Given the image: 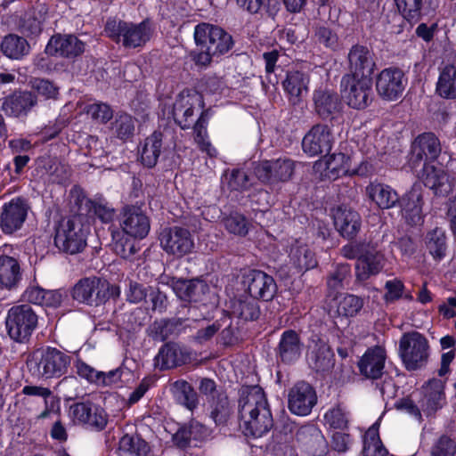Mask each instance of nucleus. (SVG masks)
<instances>
[{"mask_svg": "<svg viewBox=\"0 0 456 456\" xmlns=\"http://www.w3.org/2000/svg\"><path fill=\"white\" fill-rule=\"evenodd\" d=\"M120 449L135 456H147L149 444L139 436L125 435L119 442Z\"/></svg>", "mask_w": 456, "mask_h": 456, "instance_id": "nucleus-49", "label": "nucleus"}, {"mask_svg": "<svg viewBox=\"0 0 456 456\" xmlns=\"http://www.w3.org/2000/svg\"><path fill=\"white\" fill-rule=\"evenodd\" d=\"M335 141L331 127L326 124H316L305 134L302 149L310 157L329 153Z\"/></svg>", "mask_w": 456, "mask_h": 456, "instance_id": "nucleus-14", "label": "nucleus"}, {"mask_svg": "<svg viewBox=\"0 0 456 456\" xmlns=\"http://www.w3.org/2000/svg\"><path fill=\"white\" fill-rule=\"evenodd\" d=\"M114 134L121 140L131 137L134 131V120L128 114H120L112 124Z\"/></svg>", "mask_w": 456, "mask_h": 456, "instance_id": "nucleus-52", "label": "nucleus"}, {"mask_svg": "<svg viewBox=\"0 0 456 456\" xmlns=\"http://www.w3.org/2000/svg\"><path fill=\"white\" fill-rule=\"evenodd\" d=\"M86 234L80 216L63 218L55 228L54 244L64 252L76 254L85 248Z\"/></svg>", "mask_w": 456, "mask_h": 456, "instance_id": "nucleus-3", "label": "nucleus"}, {"mask_svg": "<svg viewBox=\"0 0 456 456\" xmlns=\"http://www.w3.org/2000/svg\"><path fill=\"white\" fill-rule=\"evenodd\" d=\"M204 107L202 95L196 90H183L176 97L172 110L175 121L183 129H187L194 123V112Z\"/></svg>", "mask_w": 456, "mask_h": 456, "instance_id": "nucleus-12", "label": "nucleus"}, {"mask_svg": "<svg viewBox=\"0 0 456 456\" xmlns=\"http://www.w3.org/2000/svg\"><path fill=\"white\" fill-rule=\"evenodd\" d=\"M350 74L346 76H367L371 77L375 62L371 52L363 45H354L348 53Z\"/></svg>", "mask_w": 456, "mask_h": 456, "instance_id": "nucleus-29", "label": "nucleus"}, {"mask_svg": "<svg viewBox=\"0 0 456 456\" xmlns=\"http://www.w3.org/2000/svg\"><path fill=\"white\" fill-rule=\"evenodd\" d=\"M155 360L161 369H171L183 364L186 358L178 346L166 344L159 349Z\"/></svg>", "mask_w": 456, "mask_h": 456, "instance_id": "nucleus-41", "label": "nucleus"}, {"mask_svg": "<svg viewBox=\"0 0 456 456\" xmlns=\"http://www.w3.org/2000/svg\"><path fill=\"white\" fill-rule=\"evenodd\" d=\"M306 357L310 368L319 373L328 372L334 366V354L330 346L319 338H312Z\"/></svg>", "mask_w": 456, "mask_h": 456, "instance_id": "nucleus-21", "label": "nucleus"}, {"mask_svg": "<svg viewBox=\"0 0 456 456\" xmlns=\"http://www.w3.org/2000/svg\"><path fill=\"white\" fill-rule=\"evenodd\" d=\"M106 35L117 43H122L126 48L141 47L151 37V28L148 21L134 24L117 20H109L105 25Z\"/></svg>", "mask_w": 456, "mask_h": 456, "instance_id": "nucleus-2", "label": "nucleus"}, {"mask_svg": "<svg viewBox=\"0 0 456 456\" xmlns=\"http://www.w3.org/2000/svg\"><path fill=\"white\" fill-rule=\"evenodd\" d=\"M386 351L382 346L369 348L358 362L359 370L368 379H379L383 372Z\"/></svg>", "mask_w": 456, "mask_h": 456, "instance_id": "nucleus-30", "label": "nucleus"}, {"mask_svg": "<svg viewBox=\"0 0 456 456\" xmlns=\"http://www.w3.org/2000/svg\"><path fill=\"white\" fill-rule=\"evenodd\" d=\"M366 194L379 208L388 209L399 202V195L390 185L372 182L366 186Z\"/></svg>", "mask_w": 456, "mask_h": 456, "instance_id": "nucleus-34", "label": "nucleus"}, {"mask_svg": "<svg viewBox=\"0 0 456 456\" xmlns=\"http://www.w3.org/2000/svg\"><path fill=\"white\" fill-rule=\"evenodd\" d=\"M406 85L407 79L402 70L396 68H387L379 74L376 89L381 98L395 101L402 95Z\"/></svg>", "mask_w": 456, "mask_h": 456, "instance_id": "nucleus-16", "label": "nucleus"}, {"mask_svg": "<svg viewBox=\"0 0 456 456\" xmlns=\"http://www.w3.org/2000/svg\"><path fill=\"white\" fill-rule=\"evenodd\" d=\"M421 179L425 186L434 191L436 195H447L452 190L448 174L431 163H424Z\"/></svg>", "mask_w": 456, "mask_h": 456, "instance_id": "nucleus-31", "label": "nucleus"}, {"mask_svg": "<svg viewBox=\"0 0 456 456\" xmlns=\"http://www.w3.org/2000/svg\"><path fill=\"white\" fill-rule=\"evenodd\" d=\"M33 87L37 90L38 94L46 99L55 98L58 94V87L46 79H35Z\"/></svg>", "mask_w": 456, "mask_h": 456, "instance_id": "nucleus-62", "label": "nucleus"}, {"mask_svg": "<svg viewBox=\"0 0 456 456\" xmlns=\"http://www.w3.org/2000/svg\"><path fill=\"white\" fill-rule=\"evenodd\" d=\"M387 263L384 254L374 248L362 252L355 263V277L365 281L383 271Z\"/></svg>", "mask_w": 456, "mask_h": 456, "instance_id": "nucleus-24", "label": "nucleus"}, {"mask_svg": "<svg viewBox=\"0 0 456 456\" xmlns=\"http://www.w3.org/2000/svg\"><path fill=\"white\" fill-rule=\"evenodd\" d=\"M334 224L343 237L352 239L360 231L361 217L356 211L340 207L334 213Z\"/></svg>", "mask_w": 456, "mask_h": 456, "instance_id": "nucleus-32", "label": "nucleus"}, {"mask_svg": "<svg viewBox=\"0 0 456 456\" xmlns=\"http://www.w3.org/2000/svg\"><path fill=\"white\" fill-rule=\"evenodd\" d=\"M174 388L175 397L180 403L190 410L196 407L198 403L197 393L188 382L184 380L176 381Z\"/></svg>", "mask_w": 456, "mask_h": 456, "instance_id": "nucleus-48", "label": "nucleus"}, {"mask_svg": "<svg viewBox=\"0 0 456 456\" xmlns=\"http://www.w3.org/2000/svg\"><path fill=\"white\" fill-rule=\"evenodd\" d=\"M445 381L433 378L421 387L422 398L420 407L427 414H431L442 408L445 403Z\"/></svg>", "mask_w": 456, "mask_h": 456, "instance_id": "nucleus-26", "label": "nucleus"}, {"mask_svg": "<svg viewBox=\"0 0 456 456\" xmlns=\"http://www.w3.org/2000/svg\"><path fill=\"white\" fill-rule=\"evenodd\" d=\"M12 249L9 245H4L0 249V286L6 289L16 287L21 279L19 261L8 255Z\"/></svg>", "mask_w": 456, "mask_h": 456, "instance_id": "nucleus-28", "label": "nucleus"}, {"mask_svg": "<svg viewBox=\"0 0 456 456\" xmlns=\"http://www.w3.org/2000/svg\"><path fill=\"white\" fill-rule=\"evenodd\" d=\"M194 39L199 47L215 56L226 53L232 45V37L219 27L201 23L195 27Z\"/></svg>", "mask_w": 456, "mask_h": 456, "instance_id": "nucleus-8", "label": "nucleus"}, {"mask_svg": "<svg viewBox=\"0 0 456 456\" xmlns=\"http://www.w3.org/2000/svg\"><path fill=\"white\" fill-rule=\"evenodd\" d=\"M220 328V324L216 322L199 329L193 336L194 342L200 345L206 344L218 332Z\"/></svg>", "mask_w": 456, "mask_h": 456, "instance_id": "nucleus-61", "label": "nucleus"}, {"mask_svg": "<svg viewBox=\"0 0 456 456\" xmlns=\"http://www.w3.org/2000/svg\"><path fill=\"white\" fill-rule=\"evenodd\" d=\"M385 289H387L386 300L394 301L403 297L404 285L400 280L394 279L386 282Z\"/></svg>", "mask_w": 456, "mask_h": 456, "instance_id": "nucleus-64", "label": "nucleus"}, {"mask_svg": "<svg viewBox=\"0 0 456 456\" xmlns=\"http://www.w3.org/2000/svg\"><path fill=\"white\" fill-rule=\"evenodd\" d=\"M380 418L367 430L364 436V456H387L388 452L381 443L379 435Z\"/></svg>", "mask_w": 456, "mask_h": 456, "instance_id": "nucleus-43", "label": "nucleus"}, {"mask_svg": "<svg viewBox=\"0 0 456 456\" xmlns=\"http://www.w3.org/2000/svg\"><path fill=\"white\" fill-rule=\"evenodd\" d=\"M238 407L240 427L245 436L259 437L272 428L273 416L265 395L260 387H243L240 390Z\"/></svg>", "mask_w": 456, "mask_h": 456, "instance_id": "nucleus-1", "label": "nucleus"}, {"mask_svg": "<svg viewBox=\"0 0 456 456\" xmlns=\"http://www.w3.org/2000/svg\"><path fill=\"white\" fill-rule=\"evenodd\" d=\"M303 349V343L298 334L292 330H285L278 345V355L282 362L291 363L299 359Z\"/></svg>", "mask_w": 456, "mask_h": 456, "instance_id": "nucleus-33", "label": "nucleus"}, {"mask_svg": "<svg viewBox=\"0 0 456 456\" xmlns=\"http://www.w3.org/2000/svg\"><path fill=\"white\" fill-rule=\"evenodd\" d=\"M119 224L124 233L139 240L145 238L151 229L149 217L136 207H126L123 209Z\"/></svg>", "mask_w": 456, "mask_h": 456, "instance_id": "nucleus-18", "label": "nucleus"}, {"mask_svg": "<svg viewBox=\"0 0 456 456\" xmlns=\"http://www.w3.org/2000/svg\"><path fill=\"white\" fill-rule=\"evenodd\" d=\"M315 35L319 43L324 45L326 47H329L332 50L338 48V37L330 28L321 27L317 29Z\"/></svg>", "mask_w": 456, "mask_h": 456, "instance_id": "nucleus-60", "label": "nucleus"}, {"mask_svg": "<svg viewBox=\"0 0 456 456\" xmlns=\"http://www.w3.org/2000/svg\"><path fill=\"white\" fill-rule=\"evenodd\" d=\"M159 240L163 250L177 258L191 254L195 245L191 232L182 226L164 229L160 233Z\"/></svg>", "mask_w": 456, "mask_h": 456, "instance_id": "nucleus-13", "label": "nucleus"}, {"mask_svg": "<svg viewBox=\"0 0 456 456\" xmlns=\"http://www.w3.org/2000/svg\"><path fill=\"white\" fill-rule=\"evenodd\" d=\"M85 51V44L72 35L53 36L45 46V53L49 55L62 57H76Z\"/></svg>", "mask_w": 456, "mask_h": 456, "instance_id": "nucleus-27", "label": "nucleus"}, {"mask_svg": "<svg viewBox=\"0 0 456 456\" xmlns=\"http://www.w3.org/2000/svg\"><path fill=\"white\" fill-rule=\"evenodd\" d=\"M316 403V392L314 388L307 382H297L289 391V410L295 415H309Z\"/></svg>", "mask_w": 456, "mask_h": 456, "instance_id": "nucleus-15", "label": "nucleus"}, {"mask_svg": "<svg viewBox=\"0 0 456 456\" xmlns=\"http://www.w3.org/2000/svg\"><path fill=\"white\" fill-rule=\"evenodd\" d=\"M163 134L155 131L144 140L140 150L141 161L147 167H153L159 159L162 147Z\"/></svg>", "mask_w": 456, "mask_h": 456, "instance_id": "nucleus-39", "label": "nucleus"}, {"mask_svg": "<svg viewBox=\"0 0 456 456\" xmlns=\"http://www.w3.org/2000/svg\"><path fill=\"white\" fill-rule=\"evenodd\" d=\"M350 266L347 264H341L336 266L335 270L327 279L329 297H331L333 292L343 289L344 281L350 276Z\"/></svg>", "mask_w": 456, "mask_h": 456, "instance_id": "nucleus-51", "label": "nucleus"}, {"mask_svg": "<svg viewBox=\"0 0 456 456\" xmlns=\"http://www.w3.org/2000/svg\"><path fill=\"white\" fill-rule=\"evenodd\" d=\"M255 299L251 296L249 297H245L235 299L232 304V314L245 321L257 319L260 314V309Z\"/></svg>", "mask_w": 456, "mask_h": 456, "instance_id": "nucleus-44", "label": "nucleus"}, {"mask_svg": "<svg viewBox=\"0 0 456 456\" xmlns=\"http://www.w3.org/2000/svg\"><path fill=\"white\" fill-rule=\"evenodd\" d=\"M69 414L75 424H87L98 429L104 428L107 424L105 411L91 402L72 404Z\"/></svg>", "mask_w": 456, "mask_h": 456, "instance_id": "nucleus-19", "label": "nucleus"}, {"mask_svg": "<svg viewBox=\"0 0 456 456\" xmlns=\"http://www.w3.org/2000/svg\"><path fill=\"white\" fill-rule=\"evenodd\" d=\"M1 50L6 57L20 60L28 54L30 46L24 37L9 34L4 37L1 43Z\"/></svg>", "mask_w": 456, "mask_h": 456, "instance_id": "nucleus-40", "label": "nucleus"}, {"mask_svg": "<svg viewBox=\"0 0 456 456\" xmlns=\"http://www.w3.org/2000/svg\"><path fill=\"white\" fill-rule=\"evenodd\" d=\"M210 403L212 408L210 417L215 423L217 425L225 423L231 413L227 395L223 393L217 394L216 396L213 395Z\"/></svg>", "mask_w": 456, "mask_h": 456, "instance_id": "nucleus-47", "label": "nucleus"}, {"mask_svg": "<svg viewBox=\"0 0 456 456\" xmlns=\"http://www.w3.org/2000/svg\"><path fill=\"white\" fill-rule=\"evenodd\" d=\"M315 110L322 118H329L339 110L336 93L329 90H316L314 93Z\"/></svg>", "mask_w": 456, "mask_h": 456, "instance_id": "nucleus-38", "label": "nucleus"}, {"mask_svg": "<svg viewBox=\"0 0 456 456\" xmlns=\"http://www.w3.org/2000/svg\"><path fill=\"white\" fill-rule=\"evenodd\" d=\"M243 283L254 298L270 301L277 292L274 279L260 270H250L243 277Z\"/></svg>", "mask_w": 456, "mask_h": 456, "instance_id": "nucleus-17", "label": "nucleus"}, {"mask_svg": "<svg viewBox=\"0 0 456 456\" xmlns=\"http://www.w3.org/2000/svg\"><path fill=\"white\" fill-rule=\"evenodd\" d=\"M352 159L344 153L330 155L316 163L322 169V175L330 180H336L345 175H367L371 171L368 162L362 161L358 167H351Z\"/></svg>", "mask_w": 456, "mask_h": 456, "instance_id": "nucleus-9", "label": "nucleus"}, {"mask_svg": "<svg viewBox=\"0 0 456 456\" xmlns=\"http://www.w3.org/2000/svg\"><path fill=\"white\" fill-rule=\"evenodd\" d=\"M401 15L409 22H417L422 16L425 0H395Z\"/></svg>", "mask_w": 456, "mask_h": 456, "instance_id": "nucleus-46", "label": "nucleus"}, {"mask_svg": "<svg viewBox=\"0 0 456 456\" xmlns=\"http://www.w3.org/2000/svg\"><path fill=\"white\" fill-rule=\"evenodd\" d=\"M189 291L186 301H202L205 295L209 292L208 285L201 280H191L188 281Z\"/></svg>", "mask_w": 456, "mask_h": 456, "instance_id": "nucleus-58", "label": "nucleus"}, {"mask_svg": "<svg viewBox=\"0 0 456 456\" xmlns=\"http://www.w3.org/2000/svg\"><path fill=\"white\" fill-rule=\"evenodd\" d=\"M75 366L77 369V373L79 377L86 379L91 383L98 385L101 371L96 370L95 369H94L93 367L80 360L77 361Z\"/></svg>", "mask_w": 456, "mask_h": 456, "instance_id": "nucleus-63", "label": "nucleus"}, {"mask_svg": "<svg viewBox=\"0 0 456 456\" xmlns=\"http://www.w3.org/2000/svg\"><path fill=\"white\" fill-rule=\"evenodd\" d=\"M424 244L428 254L435 261H441L447 252V236L443 228L436 227L428 231L424 237Z\"/></svg>", "mask_w": 456, "mask_h": 456, "instance_id": "nucleus-35", "label": "nucleus"}, {"mask_svg": "<svg viewBox=\"0 0 456 456\" xmlns=\"http://www.w3.org/2000/svg\"><path fill=\"white\" fill-rule=\"evenodd\" d=\"M288 257L289 268L296 273L306 272L318 265L314 251L303 240H295L289 245Z\"/></svg>", "mask_w": 456, "mask_h": 456, "instance_id": "nucleus-22", "label": "nucleus"}, {"mask_svg": "<svg viewBox=\"0 0 456 456\" xmlns=\"http://www.w3.org/2000/svg\"><path fill=\"white\" fill-rule=\"evenodd\" d=\"M294 170L295 161L287 157L264 160L254 167L256 177L261 183L268 185H276L289 181Z\"/></svg>", "mask_w": 456, "mask_h": 456, "instance_id": "nucleus-10", "label": "nucleus"}, {"mask_svg": "<svg viewBox=\"0 0 456 456\" xmlns=\"http://www.w3.org/2000/svg\"><path fill=\"white\" fill-rule=\"evenodd\" d=\"M441 153V146L438 138L432 133H424L419 135L411 146V162L417 165L425 160L430 163L437 159Z\"/></svg>", "mask_w": 456, "mask_h": 456, "instance_id": "nucleus-25", "label": "nucleus"}, {"mask_svg": "<svg viewBox=\"0 0 456 456\" xmlns=\"http://www.w3.org/2000/svg\"><path fill=\"white\" fill-rule=\"evenodd\" d=\"M81 204L85 203L86 207L103 223H110L113 220L115 216L114 208H111L108 203H103L102 201H94L86 199V197H82L81 200L78 199Z\"/></svg>", "mask_w": 456, "mask_h": 456, "instance_id": "nucleus-50", "label": "nucleus"}, {"mask_svg": "<svg viewBox=\"0 0 456 456\" xmlns=\"http://www.w3.org/2000/svg\"><path fill=\"white\" fill-rule=\"evenodd\" d=\"M86 113L93 119L101 123L108 122L113 116V111L110 107L102 102H94L88 105L86 107Z\"/></svg>", "mask_w": 456, "mask_h": 456, "instance_id": "nucleus-55", "label": "nucleus"}, {"mask_svg": "<svg viewBox=\"0 0 456 456\" xmlns=\"http://www.w3.org/2000/svg\"><path fill=\"white\" fill-rule=\"evenodd\" d=\"M35 104L36 98L31 93L20 92L14 93L4 100L3 110L6 114L19 117L27 114Z\"/></svg>", "mask_w": 456, "mask_h": 456, "instance_id": "nucleus-36", "label": "nucleus"}, {"mask_svg": "<svg viewBox=\"0 0 456 456\" xmlns=\"http://www.w3.org/2000/svg\"><path fill=\"white\" fill-rule=\"evenodd\" d=\"M20 30L26 37L37 36L42 31V22L34 12H28L20 20Z\"/></svg>", "mask_w": 456, "mask_h": 456, "instance_id": "nucleus-54", "label": "nucleus"}, {"mask_svg": "<svg viewBox=\"0 0 456 456\" xmlns=\"http://www.w3.org/2000/svg\"><path fill=\"white\" fill-rule=\"evenodd\" d=\"M28 210V205L20 198L5 203L0 216V227L3 232L12 234L20 230L26 220Z\"/></svg>", "mask_w": 456, "mask_h": 456, "instance_id": "nucleus-20", "label": "nucleus"}, {"mask_svg": "<svg viewBox=\"0 0 456 456\" xmlns=\"http://www.w3.org/2000/svg\"><path fill=\"white\" fill-rule=\"evenodd\" d=\"M399 355L408 370L423 368L429 357L427 338L417 331L404 333L399 342Z\"/></svg>", "mask_w": 456, "mask_h": 456, "instance_id": "nucleus-5", "label": "nucleus"}, {"mask_svg": "<svg viewBox=\"0 0 456 456\" xmlns=\"http://www.w3.org/2000/svg\"><path fill=\"white\" fill-rule=\"evenodd\" d=\"M225 229L234 235L246 236L248 232V223L245 216L232 213L224 220Z\"/></svg>", "mask_w": 456, "mask_h": 456, "instance_id": "nucleus-53", "label": "nucleus"}, {"mask_svg": "<svg viewBox=\"0 0 456 456\" xmlns=\"http://www.w3.org/2000/svg\"><path fill=\"white\" fill-rule=\"evenodd\" d=\"M119 291L105 279L92 276L78 281L72 289V297L79 303L88 305L104 304L111 295Z\"/></svg>", "mask_w": 456, "mask_h": 456, "instance_id": "nucleus-4", "label": "nucleus"}, {"mask_svg": "<svg viewBox=\"0 0 456 456\" xmlns=\"http://www.w3.org/2000/svg\"><path fill=\"white\" fill-rule=\"evenodd\" d=\"M32 362H35L38 374L43 378H59L67 372L70 364V356L56 348L47 347L35 353Z\"/></svg>", "mask_w": 456, "mask_h": 456, "instance_id": "nucleus-11", "label": "nucleus"}, {"mask_svg": "<svg viewBox=\"0 0 456 456\" xmlns=\"http://www.w3.org/2000/svg\"><path fill=\"white\" fill-rule=\"evenodd\" d=\"M37 325V315L28 305L12 306L5 318V327L10 338L20 343L27 341Z\"/></svg>", "mask_w": 456, "mask_h": 456, "instance_id": "nucleus-6", "label": "nucleus"}, {"mask_svg": "<svg viewBox=\"0 0 456 456\" xmlns=\"http://www.w3.org/2000/svg\"><path fill=\"white\" fill-rule=\"evenodd\" d=\"M341 94L346 104L356 110H363L373 97L372 79L368 75L344 76L341 79Z\"/></svg>", "mask_w": 456, "mask_h": 456, "instance_id": "nucleus-7", "label": "nucleus"}, {"mask_svg": "<svg viewBox=\"0 0 456 456\" xmlns=\"http://www.w3.org/2000/svg\"><path fill=\"white\" fill-rule=\"evenodd\" d=\"M210 116L211 114L209 110L201 112L194 125V139L202 151H205L209 157H216L217 151L208 141L207 132V124Z\"/></svg>", "mask_w": 456, "mask_h": 456, "instance_id": "nucleus-42", "label": "nucleus"}, {"mask_svg": "<svg viewBox=\"0 0 456 456\" xmlns=\"http://www.w3.org/2000/svg\"><path fill=\"white\" fill-rule=\"evenodd\" d=\"M324 419L326 423L333 428H344L348 422L347 415L341 407L329 410L325 413Z\"/></svg>", "mask_w": 456, "mask_h": 456, "instance_id": "nucleus-56", "label": "nucleus"}, {"mask_svg": "<svg viewBox=\"0 0 456 456\" xmlns=\"http://www.w3.org/2000/svg\"><path fill=\"white\" fill-rule=\"evenodd\" d=\"M309 82V74L302 69L293 68L287 71L282 87L292 104H298L307 95Z\"/></svg>", "mask_w": 456, "mask_h": 456, "instance_id": "nucleus-23", "label": "nucleus"}, {"mask_svg": "<svg viewBox=\"0 0 456 456\" xmlns=\"http://www.w3.org/2000/svg\"><path fill=\"white\" fill-rule=\"evenodd\" d=\"M422 189L419 184H414L411 190L407 192L401 200L402 211L407 207L410 208H422Z\"/></svg>", "mask_w": 456, "mask_h": 456, "instance_id": "nucleus-57", "label": "nucleus"}, {"mask_svg": "<svg viewBox=\"0 0 456 456\" xmlns=\"http://www.w3.org/2000/svg\"><path fill=\"white\" fill-rule=\"evenodd\" d=\"M436 93L443 99H456V65H446L441 69Z\"/></svg>", "mask_w": 456, "mask_h": 456, "instance_id": "nucleus-37", "label": "nucleus"}, {"mask_svg": "<svg viewBox=\"0 0 456 456\" xmlns=\"http://www.w3.org/2000/svg\"><path fill=\"white\" fill-rule=\"evenodd\" d=\"M334 299L338 301V314L343 316H354L363 306V299L353 294L335 296Z\"/></svg>", "mask_w": 456, "mask_h": 456, "instance_id": "nucleus-45", "label": "nucleus"}, {"mask_svg": "<svg viewBox=\"0 0 456 456\" xmlns=\"http://www.w3.org/2000/svg\"><path fill=\"white\" fill-rule=\"evenodd\" d=\"M456 444L447 436H442L433 447L431 456H454Z\"/></svg>", "mask_w": 456, "mask_h": 456, "instance_id": "nucleus-59", "label": "nucleus"}]
</instances>
